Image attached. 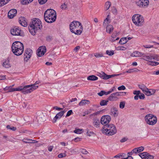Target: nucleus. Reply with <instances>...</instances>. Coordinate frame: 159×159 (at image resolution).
Wrapping results in <instances>:
<instances>
[{"label":"nucleus","mask_w":159,"mask_h":159,"mask_svg":"<svg viewBox=\"0 0 159 159\" xmlns=\"http://www.w3.org/2000/svg\"><path fill=\"white\" fill-rule=\"evenodd\" d=\"M69 28L71 32L77 35H80L81 34L83 29L81 23L75 20H74L70 23Z\"/></svg>","instance_id":"obj_1"},{"label":"nucleus","mask_w":159,"mask_h":159,"mask_svg":"<svg viewBox=\"0 0 159 159\" xmlns=\"http://www.w3.org/2000/svg\"><path fill=\"white\" fill-rule=\"evenodd\" d=\"M38 87V86H34L33 84H30L23 87L20 86L17 88L13 89L11 90H10L9 92H13L16 91H21L23 94H26L31 93L36 89Z\"/></svg>","instance_id":"obj_2"},{"label":"nucleus","mask_w":159,"mask_h":159,"mask_svg":"<svg viewBox=\"0 0 159 159\" xmlns=\"http://www.w3.org/2000/svg\"><path fill=\"white\" fill-rule=\"evenodd\" d=\"M44 18L45 21L48 23H51L56 20V13L53 9L47 10L44 14Z\"/></svg>","instance_id":"obj_3"},{"label":"nucleus","mask_w":159,"mask_h":159,"mask_svg":"<svg viewBox=\"0 0 159 159\" xmlns=\"http://www.w3.org/2000/svg\"><path fill=\"white\" fill-rule=\"evenodd\" d=\"M12 51L13 53L16 56L21 55L24 51V45L22 43L19 41H15L12 45Z\"/></svg>","instance_id":"obj_4"},{"label":"nucleus","mask_w":159,"mask_h":159,"mask_svg":"<svg viewBox=\"0 0 159 159\" xmlns=\"http://www.w3.org/2000/svg\"><path fill=\"white\" fill-rule=\"evenodd\" d=\"M103 127L102 132L107 135H112L117 132L115 126L113 124L106 125Z\"/></svg>","instance_id":"obj_5"},{"label":"nucleus","mask_w":159,"mask_h":159,"mask_svg":"<svg viewBox=\"0 0 159 159\" xmlns=\"http://www.w3.org/2000/svg\"><path fill=\"white\" fill-rule=\"evenodd\" d=\"M133 23L137 26H142L144 23V20L142 16L139 14H135L132 17Z\"/></svg>","instance_id":"obj_6"},{"label":"nucleus","mask_w":159,"mask_h":159,"mask_svg":"<svg viewBox=\"0 0 159 159\" xmlns=\"http://www.w3.org/2000/svg\"><path fill=\"white\" fill-rule=\"evenodd\" d=\"M144 118L146 123L150 125H154L157 121V117L150 114L146 115Z\"/></svg>","instance_id":"obj_7"},{"label":"nucleus","mask_w":159,"mask_h":159,"mask_svg":"<svg viewBox=\"0 0 159 159\" xmlns=\"http://www.w3.org/2000/svg\"><path fill=\"white\" fill-rule=\"evenodd\" d=\"M32 20V22L30 23L29 25L31 27L37 30L40 29L42 28L41 22L39 19L34 18Z\"/></svg>","instance_id":"obj_8"},{"label":"nucleus","mask_w":159,"mask_h":159,"mask_svg":"<svg viewBox=\"0 0 159 159\" xmlns=\"http://www.w3.org/2000/svg\"><path fill=\"white\" fill-rule=\"evenodd\" d=\"M11 33L13 35L23 36L24 34L22 31L18 26H15L11 30Z\"/></svg>","instance_id":"obj_9"},{"label":"nucleus","mask_w":159,"mask_h":159,"mask_svg":"<svg viewBox=\"0 0 159 159\" xmlns=\"http://www.w3.org/2000/svg\"><path fill=\"white\" fill-rule=\"evenodd\" d=\"M111 119V116L108 115H104L102 117L100 120V122L102 125H104L105 126L106 125L108 124L110 121Z\"/></svg>","instance_id":"obj_10"},{"label":"nucleus","mask_w":159,"mask_h":159,"mask_svg":"<svg viewBox=\"0 0 159 159\" xmlns=\"http://www.w3.org/2000/svg\"><path fill=\"white\" fill-rule=\"evenodd\" d=\"M148 0H139L136 2L137 5L140 7L146 8L149 5Z\"/></svg>","instance_id":"obj_11"},{"label":"nucleus","mask_w":159,"mask_h":159,"mask_svg":"<svg viewBox=\"0 0 159 159\" xmlns=\"http://www.w3.org/2000/svg\"><path fill=\"white\" fill-rule=\"evenodd\" d=\"M32 50L30 48L26 49L24 54V61H27L32 55Z\"/></svg>","instance_id":"obj_12"},{"label":"nucleus","mask_w":159,"mask_h":159,"mask_svg":"<svg viewBox=\"0 0 159 159\" xmlns=\"http://www.w3.org/2000/svg\"><path fill=\"white\" fill-rule=\"evenodd\" d=\"M46 51V48L45 47L42 46L39 48L37 50V55L39 57L44 55Z\"/></svg>","instance_id":"obj_13"},{"label":"nucleus","mask_w":159,"mask_h":159,"mask_svg":"<svg viewBox=\"0 0 159 159\" xmlns=\"http://www.w3.org/2000/svg\"><path fill=\"white\" fill-rule=\"evenodd\" d=\"M17 13V11L16 9H12L8 12V16L10 19L13 18L16 16Z\"/></svg>","instance_id":"obj_14"},{"label":"nucleus","mask_w":159,"mask_h":159,"mask_svg":"<svg viewBox=\"0 0 159 159\" xmlns=\"http://www.w3.org/2000/svg\"><path fill=\"white\" fill-rule=\"evenodd\" d=\"M100 121L97 118H94L93 120V125L96 128H98L100 125Z\"/></svg>","instance_id":"obj_15"},{"label":"nucleus","mask_w":159,"mask_h":159,"mask_svg":"<svg viewBox=\"0 0 159 159\" xmlns=\"http://www.w3.org/2000/svg\"><path fill=\"white\" fill-rule=\"evenodd\" d=\"M110 114L115 117H117L118 115V112L117 109L113 107L111 109Z\"/></svg>","instance_id":"obj_16"},{"label":"nucleus","mask_w":159,"mask_h":159,"mask_svg":"<svg viewBox=\"0 0 159 159\" xmlns=\"http://www.w3.org/2000/svg\"><path fill=\"white\" fill-rule=\"evenodd\" d=\"M65 111H62L59 112L57 114L53 119V122L55 123L56 121L58 119L60 118L64 115Z\"/></svg>","instance_id":"obj_17"},{"label":"nucleus","mask_w":159,"mask_h":159,"mask_svg":"<svg viewBox=\"0 0 159 159\" xmlns=\"http://www.w3.org/2000/svg\"><path fill=\"white\" fill-rule=\"evenodd\" d=\"M2 66L6 68H9L11 67V64L10 63L9 60L8 58L6 59L3 62Z\"/></svg>","instance_id":"obj_18"},{"label":"nucleus","mask_w":159,"mask_h":159,"mask_svg":"<svg viewBox=\"0 0 159 159\" xmlns=\"http://www.w3.org/2000/svg\"><path fill=\"white\" fill-rule=\"evenodd\" d=\"M19 22L20 24L23 26L26 27L27 25L26 21L25 20V18L23 17H21L20 18Z\"/></svg>","instance_id":"obj_19"},{"label":"nucleus","mask_w":159,"mask_h":159,"mask_svg":"<svg viewBox=\"0 0 159 159\" xmlns=\"http://www.w3.org/2000/svg\"><path fill=\"white\" fill-rule=\"evenodd\" d=\"M150 54L151 60H153L157 61H159V56L156 54Z\"/></svg>","instance_id":"obj_20"},{"label":"nucleus","mask_w":159,"mask_h":159,"mask_svg":"<svg viewBox=\"0 0 159 159\" xmlns=\"http://www.w3.org/2000/svg\"><path fill=\"white\" fill-rule=\"evenodd\" d=\"M37 119L38 123L40 124H41L42 122H44L45 120V116L43 114L38 116Z\"/></svg>","instance_id":"obj_21"},{"label":"nucleus","mask_w":159,"mask_h":159,"mask_svg":"<svg viewBox=\"0 0 159 159\" xmlns=\"http://www.w3.org/2000/svg\"><path fill=\"white\" fill-rule=\"evenodd\" d=\"M117 35V33H113L111 35V38L110 39V41L111 42H113L115 41L116 40H119V38L118 37L115 39V38L116 37Z\"/></svg>","instance_id":"obj_22"},{"label":"nucleus","mask_w":159,"mask_h":159,"mask_svg":"<svg viewBox=\"0 0 159 159\" xmlns=\"http://www.w3.org/2000/svg\"><path fill=\"white\" fill-rule=\"evenodd\" d=\"M87 79L88 80L95 81L98 79V78L94 75H91L88 76L87 78Z\"/></svg>","instance_id":"obj_23"},{"label":"nucleus","mask_w":159,"mask_h":159,"mask_svg":"<svg viewBox=\"0 0 159 159\" xmlns=\"http://www.w3.org/2000/svg\"><path fill=\"white\" fill-rule=\"evenodd\" d=\"M29 29L30 32L33 35H34L35 34L36 32V31L37 30H36L35 28L31 27V26H30L29 27Z\"/></svg>","instance_id":"obj_24"},{"label":"nucleus","mask_w":159,"mask_h":159,"mask_svg":"<svg viewBox=\"0 0 159 159\" xmlns=\"http://www.w3.org/2000/svg\"><path fill=\"white\" fill-rule=\"evenodd\" d=\"M113 27L111 25H109L107 26L106 28V31L107 32L110 34L111 31L113 30Z\"/></svg>","instance_id":"obj_25"},{"label":"nucleus","mask_w":159,"mask_h":159,"mask_svg":"<svg viewBox=\"0 0 159 159\" xmlns=\"http://www.w3.org/2000/svg\"><path fill=\"white\" fill-rule=\"evenodd\" d=\"M134 53V56L136 57H140L144 55V53L138 51H135Z\"/></svg>","instance_id":"obj_26"},{"label":"nucleus","mask_w":159,"mask_h":159,"mask_svg":"<svg viewBox=\"0 0 159 159\" xmlns=\"http://www.w3.org/2000/svg\"><path fill=\"white\" fill-rule=\"evenodd\" d=\"M127 39V38L126 37L121 38L119 41V43L121 44H123L126 43L128 41Z\"/></svg>","instance_id":"obj_27"},{"label":"nucleus","mask_w":159,"mask_h":159,"mask_svg":"<svg viewBox=\"0 0 159 159\" xmlns=\"http://www.w3.org/2000/svg\"><path fill=\"white\" fill-rule=\"evenodd\" d=\"M138 86L142 90L143 92L146 90H147L148 88L143 84H139Z\"/></svg>","instance_id":"obj_28"},{"label":"nucleus","mask_w":159,"mask_h":159,"mask_svg":"<svg viewBox=\"0 0 159 159\" xmlns=\"http://www.w3.org/2000/svg\"><path fill=\"white\" fill-rule=\"evenodd\" d=\"M89 102V101L87 100H81L79 103V105L80 106H83L86 104H88Z\"/></svg>","instance_id":"obj_29"},{"label":"nucleus","mask_w":159,"mask_h":159,"mask_svg":"<svg viewBox=\"0 0 159 159\" xmlns=\"http://www.w3.org/2000/svg\"><path fill=\"white\" fill-rule=\"evenodd\" d=\"M106 75H107V74L103 72H101V73H99L98 75L99 76L103 79L107 80V79L105 78V77L107 76Z\"/></svg>","instance_id":"obj_30"},{"label":"nucleus","mask_w":159,"mask_h":159,"mask_svg":"<svg viewBox=\"0 0 159 159\" xmlns=\"http://www.w3.org/2000/svg\"><path fill=\"white\" fill-rule=\"evenodd\" d=\"M139 153L138 150V148H137L133 149L130 152L128 153V154H129V155H132L134 153Z\"/></svg>","instance_id":"obj_31"},{"label":"nucleus","mask_w":159,"mask_h":159,"mask_svg":"<svg viewBox=\"0 0 159 159\" xmlns=\"http://www.w3.org/2000/svg\"><path fill=\"white\" fill-rule=\"evenodd\" d=\"M148 55L144 56L143 55V57L142 58L143 59L146 61H149L151 60L150 54H148Z\"/></svg>","instance_id":"obj_32"},{"label":"nucleus","mask_w":159,"mask_h":159,"mask_svg":"<svg viewBox=\"0 0 159 159\" xmlns=\"http://www.w3.org/2000/svg\"><path fill=\"white\" fill-rule=\"evenodd\" d=\"M148 154L147 152H143V153H140L139 154V155L140 157H141L142 158H145V157Z\"/></svg>","instance_id":"obj_33"},{"label":"nucleus","mask_w":159,"mask_h":159,"mask_svg":"<svg viewBox=\"0 0 159 159\" xmlns=\"http://www.w3.org/2000/svg\"><path fill=\"white\" fill-rule=\"evenodd\" d=\"M116 98V97L115 96V95L113 93L111 94L110 96L108 98V99L110 101H113L115 100Z\"/></svg>","instance_id":"obj_34"},{"label":"nucleus","mask_w":159,"mask_h":159,"mask_svg":"<svg viewBox=\"0 0 159 159\" xmlns=\"http://www.w3.org/2000/svg\"><path fill=\"white\" fill-rule=\"evenodd\" d=\"M111 6V3L110 2H106L105 5V8L106 11Z\"/></svg>","instance_id":"obj_35"},{"label":"nucleus","mask_w":159,"mask_h":159,"mask_svg":"<svg viewBox=\"0 0 159 159\" xmlns=\"http://www.w3.org/2000/svg\"><path fill=\"white\" fill-rule=\"evenodd\" d=\"M108 102V100H102L100 102V104L101 106H105L107 104V103Z\"/></svg>","instance_id":"obj_36"},{"label":"nucleus","mask_w":159,"mask_h":159,"mask_svg":"<svg viewBox=\"0 0 159 159\" xmlns=\"http://www.w3.org/2000/svg\"><path fill=\"white\" fill-rule=\"evenodd\" d=\"M109 16V15H108L107 16V17L106 18V19L103 22V25L104 26L106 27L107 25L110 23L108 21L109 19L108 18V17Z\"/></svg>","instance_id":"obj_37"},{"label":"nucleus","mask_w":159,"mask_h":159,"mask_svg":"<svg viewBox=\"0 0 159 159\" xmlns=\"http://www.w3.org/2000/svg\"><path fill=\"white\" fill-rule=\"evenodd\" d=\"M6 128L7 129H10L13 131H15L16 129V127H15L13 126H10V125H7L6 126Z\"/></svg>","instance_id":"obj_38"},{"label":"nucleus","mask_w":159,"mask_h":159,"mask_svg":"<svg viewBox=\"0 0 159 159\" xmlns=\"http://www.w3.org/2000/svg\"><path fill=\"white\" fill-rule=\"evenodd\" d=\"M83 129H75V130L74 131V132L77 134H80L82 133V132H83Z\"/></svg>","instance_id":"obj_39"},{"label":"nucleus","mask_w":159,"mask_h":159,"mask_svg":"<svg viewBox=\"0 0 159 159\" xmlns=\"http://www.w3.org/2000/svg\"><path fill=\"white\" fill-rule=\"evenodd\" d=\"M125 103L124 101L120 102L119 105L120 108L121 109L125 107Z\"/></svg>","instance_id":"obj_40"},{"label":"nucleus","mask_w":159,"mask_h":159,"mask_svg":"<svg viewBox=\"0 0 159 159\" xmlns=\"http://www.w3.org/2000/svg\"><path fill=\"white\" fill-rule=\"evenodd\" d=\"M106 53L109 56H112L114 54V51L107 50L106 51Z\"/></svg>","instance_id":"obj_41"},{"label":"nucleus","mask_w":159,"mask_h":159,"mask_svg":"<svg viewBox=\"0 0 159 159\" xmlns=\"http://www.w3.org/2000/svg\"><path fill=\"white\" fill-rule=\"evenodd\" d=\"M22 4L23 5H26L31 2H30L29 0H22Z\"/></svg>","instance_id":"obj_42"},{"label":"nucleus","mask_w":159,"mask_h":159,"mask_svg":"<svg viewBox=\"0 0 159 159\" xmlns=\"http://www.w3.org/2000/svg\"><path fill=\"white\" fill-rule=\"evenodd\" d=\"M87 134L88 136H90L92 135L93 134H94V133L93 131H89V130L87 129Z\"/></svg>","instance_id":"obj_43"},{"label":"nucleus","mask_w":159,"mask_h":159,"mask_svg":"<svg viewBox=\"0 0 159 159\" xmlns=\"http://www.w3.org/2000/svg\"><path fill=\"white\" fill-rule=\"evenodd\" d=\"M66 154L65 153H61L58 155V157L59 158H62L66 157Z\"/></svg>","instance_id":"obj_44"},{"label":"nucleus","mask_w":159,"mask_h":159,"mask_svg":"<svg viewBox=\"0 0 159 159\" xmlns=\"http://www.w3.org/2000/svg\"><path fill=\"white\" fill-rule=\"evenodd\" d=\"M48 0H38L39 3L40 4H43L45 3Z\"/></svg>","instance_id":"obj_45"},{"label":"nucleus","mask_w":159,"mask_h":159,"mask_svg":"<svg viewBox=\"0 0 159 159\" xmlns=\"http://www.w3.org/2000/svg\"><path fill=\"white\" fill-rule=\"evenodd\" d=\"M81 152L83 154H86L88 153V152L84 149H82L80 150Z\"/></svg>","instance_id":"obj_46"},{"label":"nucleus","mask_w":159,"mask_h":159,"mask_svg":"<svg viewBox=\"0 0 159 159\" xmlns=\"http://www.w3.org/2000/svg\"><path fill=\"white\" fill-rule=\"evenodd\" d=\"M153 156L151 155H150L148 154L147 156L146 157L144 158V159H153Z\"/></svg>","instance_id":"obj_47"},{"label":"nucleus","mask_w":159,"mask_h":159,"mask_svg":"<svg viewBox=\"0 0 159 159\" xmlns=\"http://www.w3.org/2000/svg\"><path fill=\"white\" fill-rule=\"evenodd\" d=\"M106 76H107L105 77V78L107 79V80L108 79L110 78H111V77H115V74H113V75H106Z\"/></svg>","instance_id":"obj_48"},{"label":"nucleus","mask_w":159,"mask_h":159,"mask_svg":"<svg viewBox=\"0 0 159 159\" xmlns=\"http://www.w3.org/2000/svg\"><path fill=\"white\" fill-rule=\"evenodd\" d=\"M126 89L124 85H122L118 88V89L119 90H124Z\"/></svg>","instance_id":"obj_49"},{"label":"nucleus","mask_w":159,"mask_h":159,"mask_svg":"<svg viewBox=\"0 0 159 159\" xmlns=\"http://www.w3.org/2000/svg\"><path fill=\"white\" fill-rule=\"evenodd\" d=\"M136 69H132L128 70L127 71H126V72L127 73H131L133 72L137 71V70H136Z\"/></svg>","instance_id":"obj_50"},{"label":"nucleus","mask_w":159,"mask_h":159,"mask_svg":"<svg viewBox=\"0 0 159 159\" xmlns=\"http://www.w3.org/2000/svg\"><path fill=\"white\" fill-rule=\"evenodd\" d=\"M73 113V111L72 110H70L69 111L66 115V117H68L70 116Z\"/></svg>","instance_id":"obj_51"},{"label":"nucleus","mask_w":159,"mask_h":159,"mask_svg":"<svg viewBox=\"0 0 159 159\" xmlns=\"http://www.w3.org/2000/svg\"><path fill=\"white\" fill-rule=\"evenodd\" d=\"M101 112V111H98L97 112H95V113H93L92 114H91V115H90V117H91V116H95L96 115H98Z\"/></svg>","instance_id":"obj_52"},{"label":"nucleus","mask_w":159,"mask_h":159,"mask_svg":"<svg viewBox=\"0 0 159 159\" xmlns=\"http://www.w3.org/2000/svg\"><path fill=\"white\" fill-rule=\"evenodd\" d=\"M137 148H138V150L139 153L143 151L144 150V149L143 147V146H141V147H138Z\"/></svg>","instance_id":"obj_53"},{"label":"nucleus","mask_w":159,"mask_h":159,"mask_svg":"<svg viewBox=\"0 0 159 159\" xmlns=\"http://www.w3.org/2000/svg\"><path fill=\"white\" fill-rule=\"evenodd\" d=\"M61 7L63 10H65L67 8V5L65 3H64V4L61 6Z\"/></svg>","instance_id":"obj_54"},{"label":"nucleus","mask_w":159,"mask_h":159,"mask_svg":"<svg viewBox=\"0 0 159 159\" xmlns=\"http://www.w3.org/2000/svg\"><path fill=\"white\" fill-rule=\"evenodd\" d=\"M105 91H101L100 92L98 93V94L100 96H102L104 94H105Z\"/></svg>","instance_id":"obj_55"},{"label":"nucleus","mask_w":159,"mask_h":159,"mask_svg":"<svg viewBox=\"0 0 159 159\" xmlns=\"http://www.w3.org/2000/svg\"><path fill=\"white\" fill-rule=\"evenodd\" d=\"M27 140L30 141V143H36L38 142L37 141L35 140H32L30 139H27Z\"/></svg>","instance_id":"obj_56"},{"label":"nucleus","mask_w":159,"mask_h":159,"mask_svg":"<svg viewBox=\"0 0 159 159\" xmlns=\"http://www.w3.org/2000/svg\"><path fill=\"white\" fill-rule=\"evenodd\" d=\"M128 139L126 137H124L122 138L120 140V142L121 143H123L127 141Z\"/></svg>","instance_id":"obj_57"},{"label":"nucleus","mask_w":159,"mask_h":159,"mask_svg":"<svg viewBox=\"0 0 159 159\" xmlns=\"http://www.w3.org/2000/svg\"><path fill=\"white\" fill-rule=\"evenodd\" d=\"M140 93V91L139 90H135L134 91L133 94L134 95H139V94Z\"/></svg>","instance_id":"obj_58"},{"label":"nucleus","mask_w":159,"mask_h":159,"mask_svg":"<svg viewBox=\"0 0 159 159\" xmlns=\"http://www.w3.org/2000/svg\"><path fill=\"white\" fill-rule=\"evenodd\" d=\"M95 56L96 57L98 58L102 57L103 56V55H102V54L97 53L95 55Z\"/></svg>","instance_id":"obj_59"},{"label":"nucleus","mask_w":159,"mask_h":159,"mask_svg":"<svg viewBox=\"0 0 159 159\" xmlns=\"http://www.w3.org/2000/svg\"><path fill=\"white\" fill-rule=\"evenodd\" d=\"M143 47H144L145 48H150L153 47V45H143Z\"/></svg>","instance_id":"obj_60"},{"label":"nucleus","mask_w":159,"mask_h":159,"mask_svg":"<svg viewBox=\"0 0 159 159\" xmlns=\"http://www.w3.org/2000/svg\"><path fill=\"white\" fill-rule=\"evenodd\" d=\"M53 109H56L57 110L60 111L61 110H62L63 109V108H60L58 107L57 106H55L53 107Z\"/></svg>","instance_id":"obj_61"},{"label":"nucleus","mask_w":159,"mask_h":159,"mask_svg":"<svg viewBox=\"0 0 159 159\" xmlns=\"http://www.w3.org/2000/svg\"><path fill=\"white\" fill-rule=\"evenodd\" d=\"M80 47L79 46H76L74 49V50L76 52H77L80 49Z\"/></svg>","instance_id":"obj_62"},{"label":"nucleus","mask_w":159,"mask_h":159,"mask_svg":"<svg viewBox=\"0 0 159 159\" xmlns=\"http://www.w3.org/2000/svg\"><path fill=\"white\" fill-rule=\"evenodd\" d=\"M23 139L22 140V141L24 142V143H30V141H29V140H27V139Z\"/></svg>","instance_id":"obj_63"},{"label":"nucleus","mask_w":159,"mask_h":159,"mask_svg":"<svg viewBox=\"0 0 159 159\" xmlns=\"http://www.w3.org/2000/svg\"><path fill=\"white\" fill-rule=\"evenodd\" d=\"M52 39V37L50 36H48L46 37V40L47 41L50 42Z\"/></svg>","instance_id":"obj_64"}]
</instances>
